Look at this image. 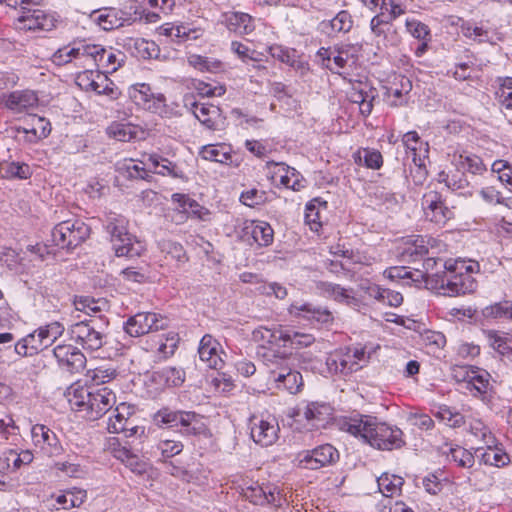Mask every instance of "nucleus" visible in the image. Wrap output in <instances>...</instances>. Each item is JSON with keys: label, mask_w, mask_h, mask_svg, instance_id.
<instances>
[{"label": "nucleus", "mask_w": 512, "mask_h": 512, "mask_svg": "<svg viewBox=\"0 0 512 512\" xmlns=\"http://www.w3.org/2000/svg\"><path fill=\"white\" fill-rule=\"evenodd\" d=\"M120 41L119 44L136 58L146 60L158 56L159 48L154 41L140 37H123Z\"/></svg>", "instance_id": "24"}, {"label": "nucleus", "mask_w": 512, "mask_h": 512, "mask_svg": "<svg viewBox=\"0 0 512 512\" xmlns=\"http://www.w3.org/2000/svg\"><path fill=\"white\" fill-rule=\"evenodd\" d=\"M447 456L452 461L456 462L458 466L463 468H471L475 463L474 455L470 451L459 446L450 447Z\"/></svg>", "instance_id": "51"}, {"label": "nucleus", "mask_w": 512, "mask_h": 512, "mask_svg": "<svg viewBox=\"0 0 512 512\" xmlns=\"http://www.w3.org/2000/svg\"><path fill=\"white\" fill-rule=\"evenodd\" d=\"M33 445L47 457H59L64 449L54 431L43 424H36L31 428Z\"/></svg>", "instance_id": "13"}, {"label": "nucleus", "mask_w": 512, "mask_h": 512, "mask_svg": "<svg viewBox=\"0 0 512 512\" xmlns=\"http://www.w3.org/2000/svg\"><path fill=\"white\" fill-rule=\"evenodd\" d=\"M441 274L430 276L427 287L442 290L444 295L455 297L470 294L476 291L477 281L473 273L478 271L476 262L465 260H448L443 264Z\"/></svg>", "instance_id": "2"}, {"label": "nucleus", "mask_w": 512, "mask_h": 512, "mask_svg": "<svg viewBox=\"0 0 512 512\" xmlns=\"http://www.w3.org/2000/svg\"><path fill=\"white\" fill-rule=\"evenodd\" d=\"M490 380L491 375L486 370L476 367L472 376L470 377L468 389L473 393L474 396L477 394H486L488 391L492 390Z\"/></svg>", "instance_id": "35"}, {"label": "nucleus", "mask_w": 512, "mask_h": 512, "mask_svg": "<svg viewBox=\"0 0 512 512\" xmlns=\"http://www.w3.org/2000/svg\"><path fill=\"white\" fill-rule=\"evenodd\" d=\"M100 300H95L94 298L88 296H76L74 300V305L76 310L82 311L88 315L91 313L95 314L102 310ZM102 304H105L102 302Z\"/></svg>", "instance_id": "60"}, {"label": "nucleus", "mask_w": 512, "mask_h": 512, "mask_svg": "<svg viewBox=\"0 0 512 512\" xmlns=\"http://www.w3.org/2000/svg\"><path fill=\"white\" fill-rule=\"evenodd\" d=\"M380 492L386 497H392L400 492L404 484V479L397 475H390L388 473L382 474L377 479Z\"/></svg>", "instance_id": "36"}, {"label": "nucleus", "mask_w": 512, "mask_h": 512, "mask_svg": "<svg viewBox=\"0 0 512 512\" xmlns=\"http://www.w3.org/2000/svg\"><path fill=\"white\" fill-rule=\"evenodd\" d=\"M358 48L354 45H342L337 49V54H333V63L337 69H343L348 62L355 63L357 60Z\"/></svg>", "instance_id": "41"}, {"label": "nucleus", "mask_w": 512, "mask_h": 512, "mask_svg": "<svg viewBox=\"0 0 512 512\" xmlns=\"http://www.w3.org/2000/svg\"><path fill=\"white\" fill-rule=\"evenodd\" d=\"M53 16L47 14L42 9H31L28 6L22 7V13L16 19V27L19 30H51L55 24Z\"/></svg>", "instance_id": "15"}, {"label": "nucleus", "mask_w": 512, "mask_h": 512, "mask_svg": "<svg viewBox=\"0 0 512 512\" xmlns=\"http://www.w3.org/2000/svg\"><path fill=\"white\" fill-rule=\"evenodd\" d=\"M132 97L138 104H143L152 112H159L165 106L166 98L162 93H153L148 84L140 83L134 88Z\"/></svg>", "instance_id": "27"}, {"label": "nucleus", "mask_w": 512, "mask_h": 512, "mask_svg": "<svg viewBox=\"0 0 512 512\" xmlns=\"http://www.w3.org/2000/svg\"><path fill=\"white\" fill-rule=\"evenodd\" d=\"M245 241L252 239L260 247L269 246L274 239V231L269 223L264 221H247L242 229Z\"/></svg>", "instance_id": "22"}, {"label": "nucleus", "mask_w": 512, "mask_h": 512, "mask_svg": "<svg viewBox=\"0 0 512 512\" xmlns=\"http://www.w3.org/2000/svg\"><path fill=\"white\" fill-rule=\"evenodd\" d=\"M90 235V227L80 219H69L57 224L52 232V241L64 249H74Z\"/></svg>", "instance_id": "6"}, {"label": "nucleus", "mask_w": 512, "mask_h": 512, "mask_svg": "<svg viewBox=\"0 0 512 512\" xmlns=\"http://www.w3.org/2000/svg\"><path fill=\"white\" fill-rule=\"evenodd\" d=\"M405 12L406 9L399 0H381L378 14H383L388 20L394 21Z\"/></svg>", "instance_id": "54"}, {"label": "nucleus", "mask_w": 512, "mask_h": 512, "mask_svg": "<svg viewBox=\"0 0 512 512\" xmlns=\"http://www.w3.org/2000/svg\"><path fill=\"white\" fill-rule=\"evenodd\" d=\"M188 63L195 69L199 71H207V72H217L221 69L222 63L216 59H210L208 57H204L201 55H190L188 57Z\"/></svg>", "instance_id": "44"}, {"label": "nucleus", "mask_w": 512, "mask_h": 512, "mask_svg": "<svg viewBox=\"0 0 512 512\" xmlns=\"http://www.w3.org/2000/svg\"><path fill=\"white\" fill-rule=\"evenodd\" d=\"M133 408L126 403H120L109 417L107 429L110 433L125 431L127 424H133Z\"/></svg>", "instance_id": "29"}, {"label": "nucleus", "mask_w": 512, "mask_h": 512, "mask_svg": "<svg viewBox=\"0 0 512 512\" xmlns=\"http://www.w3.org/2000/svg\"><path fill=\"white\" fill-rule=\"evenodd\" d=\"M90 17L93 22L106 31L119 28L123 26L125 22L132 20L129 13L116 8H103L98 11H93Z\"/></svg>", "instance_id": "23"}, {"label": "nucleus", "mask_w": 512, "mask_h": 512, "mask_svg": "<svg viewBox=\"0 0 512 512\" xmlns=\"http://www.w3.org/2000/svg\"><path fill=\"white\" fill-rule=\"evenodd\" d=\"M492 172L497 174L498 179L512 187V165L505 160H496L492 164Z\"/></svg>", "instance_id": "64"}, {"label": "nucleus", "mask_w": 512, "mask_h": 512, "mask_svg": "<svg viewBox=\"0 0 512 512\" xmlns=\"http://www.w3.org/2000/svg\"><path fill=\"white\" fill-rule=\"evenodd\" d=\"M421 206L426 220L445 224L454 217L453 211L446 205L440 192L429 190L422 196Z\"/></svg>", "instance_id": "11"}, {"label": "nucleus", "mask_w": 512, "mask_h": 512, "mask_svg": "<svg viewBox=\"0 0 512 512\" xmlns=\"http://www.w3.org/2000/svg\"><path fill=\"white\" fill-rule=\"evenodd\" d=\"M105 230L110 235L117 257H138L145 250L144 244L128 232V220L124 216L110 214L106 220Z\"/></svg>", "instance_id": "3"}, {"label": "nucleus", "mask_w": 512, "mask_h": 512, "mask_svg": "<svg viewBox=\"0 0 512 512\" xmlns=\"http://www.w3.org/2000/svg\"><path fill=\"white\" fill-rule=\"evenodd\" d=\"M157 246L166 258L170 257L177 262L187 261L186 251L180 243L170 239H161L157 242Z\"/></svg>", "instance_id": "37"}, {"label": "nucleus", "mask_w": 512, "mask_h": 512, "mask_svg": "<svg viewBox=\"0 0 512 512\" xmlns=\"http://www.w3.org/2000/svg\"><path fill=\"white\" fill-rule=\"evenodd\" d=\"M2 177L12 179H28L32 175L31 168L26 163L9 162L3 164L0 168Z\"/></svg>", "instance_id": "39"}, {"label": "nucleus", "mask_w": 512, "mask_h": 512, "mask_svg": "<svg viewBox=\"0 0 512 512\" xmlns=\"http://www.w3.org/2000/svg\"><path fill=\"white\" fill-rule=\"evenodd\" d=\"M288 313L299 319L308 321L312 325L328 326L333 323L334 317L326 307L308 302H294L288 308Z\"/></svg>", "instance_id": "12"}, {"label": "nucleus", "mask_w": 512, "mask_h": 512, "mask_svg": "<svg viewBox=\"0 0 512 512\" xmlns=\"http://www.w3.org/2000/svg\"><path fill=\"white\" fill-rule=\"evenodd\" d=\"M378 96L377 90L367 83L357 82L353 84L348 93L349 100L359 105L360 114L368 117L373 110V102Z\"/></svg>", "instance_id": "21"}, {"label": "nucleus", "mask_w": 512, "mask_h": 512, "mask_svg": "<svg viewBox=\"0 0 512 512\" xmlns=\"http://www.w3.org/2000/svg\"><path fill=\"white\" fill-rule=\"evenodd\" d=\"M200 156L205 160L221 164H229L232 161L231 148L225 144L203 146Z\"/></svg>", "instance_id": "33"}, {"label": "nucleus", "mask_w": 512, "mask_h": 512, "mask_svg": "<svg viewBox=\"0 0 512 512\" xmlns=\"http://www.w3.org/2000/svg\"><path fill=\"white\" fill-rule=\"evenodd\" d=\"M73 45L74 46L67 45L59 48L52 55V62L58 66H63L72 62L73 59L81 58V56H79L78 44L73 43Z\"/></svg>", "instance_id": "49"}, {"label": "nucleus", "mask_w": 512, "mask_h": 512, "mask_svg": "<svg viewBox=\"0 0 512 512\" xmlns=\"http://www.w3.org/2000/svg\"><path fill=\"white\" fill-rule=\"evenodd\" d=\"M37 330L41 335L44 345L48 348L63 335L65 328L60 322H52Z\"/></svg>", "instance_id": "46"}, {"label": "nucleus", "mask_w": 512, "mask_h": 512, "mask_svg": "<svg viewBox=\"0 0 512 512\" xmlns=\"http://www.w3.org/2000/svg\"><path fill=\"white\" fill-rule=\"evenodd\" d=\"M457 165L463 172L473 175L482 174L486 170L482 159L476 155H460Z\"/></svg>", "instance_id": "43"}, {"label": "nucleus", "mask_w": 512, "mask_h": 512, "mask_svg": "<svg viewBox=\"0 0 512 512\" xmlns=\"http://www.w3.org/2000/svg\"><path fill=\"white\" fill-rule=\"evenodd\" d=\"M402 143L407 153L412 157V161L421 160L423 155L428 153V145L424 143L416 131H409L403 135Z\"/></svg>", "instance_id": "32"}, {"label": "nucleus", "mask_w": 512, "mask_h": 512, "mask_svg": "<svg viewBox=\"0 0 512 512\" xmlns=\"http://www.w3.org/2000/svg\"><path fill=\"white\" fill-rule=\"evenodd\" d=\"M341 429L355 437L362 438L372 447L379 450L399 449L405 445L403 432L400 428L379 421L370 415H357L345 418Z\"/></svg>", "instance_id": "1"}, {"label": "nucleus", "mask_w": 512, "mask_h": 512, "mask_svg": "<svg viewBox=\"0 0 512 512\" xmlns=\"http://www.w3.org/2000/svg\"><path fill=\"white\" fill-rule=\"evenodd\" d=\"M98 325V319H85L70 325L68 334L77 345L86 351L93 352L106 343V335Z\"/></svg>", "instance_id": "4"}, {"label": "nucleus", "mask_w": 512, "mask_h": 512, "mask_svg": "<svg viewBox=\"0 0 512 512\" xmlns=\"http://www.w3.org/2000/svg\"><path fill=\"white\" fill-rule=\"evenodd\" d=\"M172 200L179 203V206L183 208L184 211H190L200 219H204V215L208 214V210L184 194L175 193L172 195Z\"/></svg>", "instance_id": "47"}, {"label": "nucleus", "mask_w": 512, "mask_h": 512, "mask_svg": "<svg viewBox=\"0 0 512 512\" xmlns=\"http://www.w3.org/2000/svg\"><path fill=\"white\" fill-rule=\"evenodd\" d=\"M326 366L329 373L342 376H347L361 368V365L349 356V350L335 351L330 354L326 359Z\"/></svg>", "instance_id": "25"}, {"label": "nucleus", "mask_w": 512, "mask_h": 512, "mask_svg": "<svg viewBox=\"0 0 512 512\" xmlns=\"http://www.w3.org/2000/svg\"><path fill=\"white\" fill-rule=\"evenodd\" d=\"M168 320L154 312H139L127 319L124 324L125 332L131 337L164 330L168 327Z\"/></svg>", "instance_id": "9"}, {"label": "nucleus", "mask_w": 512, "mask_h": 512, "mask_svg": "<svg viewBox=\"0 0 512 512\" xmlns=\"http://www.w3.org/2000/svg\"><path fill=\"white\" fill-rule=\"evenodd\" d=\"M221 344L210 334H205L199 343L198 355L199 359L211 369H222L224 361L221 354Z\"/></svg>", "instance_id": "20"}, {"label": "nucleus", "mask_w": 512, "mask_h": 512, "mask_svg": "<svg viewBox=\"0 0 512 512\" xmlns=\"http://www.w3.org/2000/svg\"><path fill=\"white\" fill-rule=\"evenodd\" d=\"M157 426L180 427V432L185 435H196L201 432V417L192 411H173L169 408H162L153 416Z\"/></svg>", "instance_id": "5"}, {"label": "nucleus", "mask_w": 512, "mask_h": 512, "mask_svg": "<svg viewBox=\"0 0 512 512\" xmlns=\"http://www.w3.org/2000/svg\"><path fill=\"white\" fill-rule=\"evenodd\" d=\"M162 34L172 39H177L178 42L193 40L199 37L197 30H192L186 26H170L162 27Z\"/></svg>", "instance_id": "50"}, {"label": "nucleus", "mask_w": 512, "mask_h": 512, "mask_svg": "<svg viewBox=\"0 0 512 512\" xmlns=\"http://www.w3.org/2000/svg\"><path fill=\"white\" fill-rule=\"evenodd\" d=\"M250 435L256 444L271 446L279 437V425L275 417L253 415L249 419Z\"/></svg>", "instance_id": "10"}, {"label": "nucleus", "mask_w": 512, "mask_h": 512, "mask_svg": "<svg viewBox=\"0 0 512 512\" xmlns=\"http://www.w3.org/2000/svg\"><path fill=\"white\" fill-rule=\"evenodd\" d=\"M314 340L315 339L311 334L299 332H293L291 334L286 332L284 350L308 347L314 342Z\"/></svg>", "instance_id": "53"}, {"label": "nucleus", "mask_w": 512, "mask_h": 512, "mask_svg": "<svg viewBox=\"0 0 512 512\" xmlns=\"http://www.w3.org/2000/svg\"><path fill=\"white\" fill-rule=\"evenodd\" d=\"M286 332L280 326H260L252 332V337L255 342L262 343L263 347L267 345L274 356L284 358L287 351L280 349H284Z\"/></svg>", "instance_id": "16"}, {"label": "nucleus", "mask_w": 512, "mask_h": 512, "mask_svg": "<svg viewBox=\"0 0 512 512\" xmlns=\"http://www.w3.org/2000/svg\"><path fill=\"white\" fill-rule=\"evenodd\" d=\"M116 403V395L113 390L107 386L92 387L90 403L87 410V416L91 420L102 417Z\"/></svg>", "instance_id": "19"}, {"label": "nucleus", "mask_w": 512, "mask_h": 512, "mask_svg": "<svg viewBox=\"0 0 512 512\" xmlns=\"http://www.w3.org/2000/svg\"><path fill=\"white\" fill-rule=\"evenodd\" d=\"M358 161L373 170L380 169L383 165L382 154L376 149L364 148L358 153Z\"/></svg>", "instance_id": "52"}, {"label": "nucleus", "mask_w": 512, "mask_h": 512, "mask_svg": "<svg viewBox=\"0 0 512 512\" xmlns=\"http://www.w3.org/2000/svg\"><path fill=\"white\" fill-rule=\"evenodd\" d=\"M269 53L274 59H277L293 68L302 69L305 66V63L298 59L297 51L295 49L274 44L269 47Z\"/></svg>", "instance_id": "34"}, {"label": "nucleus", "mask_w": 512, "mask_h": 512, "mask_svg": "<svg viewBox=\"0 0 512 512\" xmlns=\"http://www.w3.org/2000/svg\"><path fill=\"white\" fill-rule=\"evenodd\" d=\"M91 91H94L98 95L114 97L116 94V87L105 74L96 71Z\"/></svg>", "instance_id": "48"}, {"label": "nucleus", "mask_w": 512, "mask_h": 512, "mask_svg": "<svg viewBox=\"0 0 512 512\" xmlns=\"http://www.w3.org/2000/svg\"><path fill=\"white\" fill-rule=\"evenodd\" d=\"M266 169L268 170L269 177L273 181L279 179V182H281V176L287 175V173L298 177V171L295 168L290 167L282 162L268 161L266 163Z\"/></svg>", "instance_id": "56"}, {"label": "nucleus", "mask_w": 512, "mask_h": 512, "mask_svg": "<svg viewBox=\"0 0 512 512\" xmlns=\"http://www.w3.org/2000/svg\"><path fill=\"white\" fill-rule=\"evenodd\" d=\"M392 21L388 20L383 14H376L370 22V28L375 37L386 39L387 32L391 29Z\"/></svg>", "instance_id": "63"}, {"label": "nucleus", "mask_w": 512, "mask_h": 512, "mask_svg": "<svg viewBox=\"0 0 512 512\" xmlns=\"http://www.w3.org/2000/svg\"><path fill=\"white\" fill-rule=\"evenodd\" d=\"M325 28L329 27L331 32L335 33H346L349 32L353 26V20L348 11H340L332 20L328 23H323Z\"/></svg>", "instance_id": "45"}, {"label": "nucleus", "mask_w": 512, "mask_h": 512, "mask_svg": "<svg viewBox=\"0 0 512 512\" xmlns=\"http://www.w3.org/2000/svg\"><path fill=\"white\" fill-rule=\"evenodd\" d=\"M38 102L36 92L29 89L0 94V106L15 113L28 112L36 108Z\"/></svg>", "instance_id": "17"}, {"label": "nucleus", "mask_w": 512, "mask_h": 512, "mask_svg": "<svg viewBox=\"0 0 512 512\" xmlns=\"http://www.w3.org/2000/svg\"><path fill=\"white\" fill-rule=\"evenodd\" d=\"M242 496L255 505H272L280 507L283 502L279 489L273 485H260L258 483H245L241 488Z\"/></svg>", "instance_id": "14"}, {"label": "nucleus", "mask_w": 512, "mask_h": 512, "mask_svg": "<svg viewBox=\"0 0 512 512\" xmlns=\"http://www.w3.org/2000/svg\"><path fill=\"white\" fill-rule=\"evenodd\" d=\"M46 348L38 330L28 334L15 344V352L20 356H32Z\"/></svg>", "instance_id": "31"}, {"label": "nucleus", "mask_w": 512, "mask_h": 512, "mask_svg": "<svg viewBox=\"0 0 512 512\" xmlns=\"http://www.w3.org/2000/svg\"><path fill=\"white\" fill-rule=\"evenodd\" d=\"M407 31L418 40H430V29L429 27L416 20L407 19L405 23Z\"/></svg>", "instance_id": "62"}, {"label": "nucleus", "mask_w": 512, "mask_h": 512, "mask_svg": "<svg viewBox=\"0 0 512 512\" xmlns=\"http://www.w3.org/2000/svg\"><path fill=\"white\" fill-rule=\"evenodd\" d=\"M339 460L338 450L330 444H323L297 454L296 465L302 469L317 470L335 464Z\"/></svg>", "instance_id": "7"}, {"label": "nucleus", "mask_w": 512, "mask_h": 512, "mask_svg": "<svg viewBox=\"0 0 512 512\" xmlns=\"http://www.w3.org/2000/svg\"><path fill=\"white\" fill-rule=\"evenodd\" d=\"M184 107L209 130H221L225 123L222 110L213 104L196 101L193 95H185Z\"/></svg>", "instance_id": "8"}, {"label": "nucleus", "mask_w": 512, "mask_h": 512, "mask_svg": "<svg viewBox=\"0 0 512 512\" xmlns=\"http://www.w3.org/2000/svg\"><path fill=\"white\" fill-rule=\"evenodd\" d=\"M58 365L70 373H78L84 369L86 357L79 348L71 344H59L53 349Z\"/></svg>", "instance_id": "18"}, {"label": "nucleus", "mask_w": 512, "mask_h": 512, "mask_svg": "<svg viewBox=\"0 0 512 512\" xmlns=\"http://www.w3.org/2000/svg\"><path fill=\"white\" fill-rule=\"evenodd\" d=\"M107 134L115 140L128 142L136 137L137 130L129 123L113 122L108 126Z\"/></svg>", "instance_id": "38"}, {"label": "nucleus", "mask_w": 512, "mask_h": 512, "mask_svg": "<svg viewBox=\"0 0 512 512\" xmlns=\"http://www.w3.org/2000/svg\"><path fill=\"white\" fill-rule=\"evenodd\" d=\"M332 415V408L329 404L311 402L306 405L303 411L304 418L312 427H320L327 423Z\"/></svg>", "instance_id": "30"}, {"label": "nucleus", "mask_w": 512, "mask_h": 512, "mask_svg": "<svg viewBox=\"0 0 512 512\" xmlns=\"http://www.w3.org/2000/svg\"><path fill=\"white\" fill-rule=\"evenodd\" d=\"M276 383H278V387L283 385V387L290 393L296 394L300 392L303 387V378L300 372H287V374H278L276 376Z\"/></svg>", "instance_id": "40"}, {"label": "nucleus", "mask_w": 512, "mask_h": 512, "mask_svg": "<svg viewBox=\"0 0 512 512\" xmlns=\"http://www.w3.org/2000/svg\"><path fill=\"white\" fill-rule=\"evenodd\" d=\"M470 432L488 448L496 446V438L493 436L489 428L480 420H474L470 424Z\"/></svg>", "instance_id": "42"}, {"label": "nucleus", "mask_w": 512, "mask_h": 512, "mask_svg": "<svg viewBox=\"0 0 512 512\" xmlns=\"http://www.w3.org/2000/svg\"><path fill=\"white\" fill-rule=\"evenodd\" d=\"M183 444L181 441L160 439L157 444V449L160 451L162 459L166 460L180 454L183 450Z\"/></svg>", "instance_id": "57"}, {"label": "nucleus", "mask_w": 512, "mask_h": 512, "mask_svg": "<svg viewBox=\"0 0 512 512\" xmlns=\"http://www.w3.org/2000/svg\"><path fill=\"white\" fill-rule=\"evenodd\" d=\"M160 377L165 381L169 387H178L182 385L185 380V372L176 367H166L160 372Z\"/></svg>", "instance_id": "58"}, {"label": "nucleus", "mask_w": 512, "mask_h": 512, "mask_svg": "<svg viewBox=\"0 0 512 512\" xmlns=\"http://www.w3.org/2000/svg\"><path fill=\"white\" fill-rule=\"evenodd\" d=\"M118 170L128 179H146L148 176L147 170L143 166L135 164L133 160L120 164Z\"/></svg>", "instance_id": "59"}, {"label": "nucleus", "mask_w": 512, "mask_h": 512, "mask_svg": "<svg viewBox=\"0 0 512 512\" xmlns=\"http://www.w3.org/2000/svg\"><path fill=\"white\" fill-rule=\"evenodd\" d=\"M92 394L91 388L80 387L74 390L73 394L69 398V403L72 407L77 408L79 411L88 410V406L90 403V396Z\"/></svg>", "instance_id": "55"}, {"label": "nucleus", "mask_w": 512, "mask_h": 512, "mask_svg": "<svg viewBox=\"0 0 512 512\" xmlns=\"http://www.w3.org/2000/svg\"><path fill=\"white\" fill-rule=\"evenodd\" d=\"M74 44H78L79 56L90 58L91 60H93L96 66L97 58H99L105 53V48L101 45L89 44L86 43L84 40L74 41Z\"/></svg>", "instance_id": "61"}, {"label": "nucleus", "mask_w": 512, "mask_h": 512, "mask_svg": "<svg viewBox=\"0 0 512 512\" xmlns=\"http://www.w3.org/2000/svg\"><path fill=\"white\" fill-rule=\"evenodd\" d=\"M432 240L422 235L413 236L407 240L401 253L402 261L410 263L423 260L429 254Z\"/></svg>", "instance_id": "26"}, {"label": "nucleus", "mask_w": 512, "mask_h": 512, "mask_svg": "<svg viewBox=\"0 0 512 512\" xmlns=\"http://www.w3.org/2000/svg\"><path fill=\"white\" fill-rule=\"evenodd\" d=\"M223 23L230 32L238 35H248L255 29L254 19L243 12H228L223 15Z\"/></svg>", "instance_id": "28"}]
</instances>
